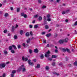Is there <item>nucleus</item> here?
<instances>
[{"label": "nucleus", "mask_w": 77, "mask_h": 77, "mask_svg": "<svg viewBox=\"0 0 77 77\" xmlns=\"http://www.w3.org/2000/svg\"><path fill=\"white\" fill-rule=\"evenodd\" d=\"M50 53V51H48L46 53H45V56L46 57H49V56H50V55L49 54Z\"/></svg>", "instance_id": "f257e3e1"}, {"label": "nucleus", "mask_w": 77, "mask_h": 77, "mask_svg": "<svg viewBox=\"0 0 77 77\" xmlns=\"http://www.w3.org/2000/svg\"><path fill=\"white\" fill-rule=\"evenodd\" d=\"M6 66V64L5 63H3L0 64V68L2 69L3 68H5Z\"/></svg>", "instance_id": "f03ea898"}, {"label": "nucleus", "mask_w": 77, "mask_h": 77, "mask_svg": "<svg viewBox=\"0 0 77 77\" xmlns=\"http://www.w3.org/2000/svg\"><path fill=\"white\" fill-rule=\"evenodd\" d=\"M23 66H24V65H22L20 67L18 68L17 70V72H20V71H21V69L23 68Z\"/></svg>", "instance_id": "7ed1b4c3"}, {"label": "nucleus", "mask_w": 77, "mask_h": 77, "mask_svg": "<svg viewBox=\"0 0 77 77\" xmlns=\"http://www.w3.org/2000/svg\"><path fill=\"white\" fill-rule=\"evenodd\" d=\"M30 60H28V62L29 65H33V63L30 62Z\"/></svg>", "instance_id": "20e7f679"}, {"label": "nucleus", "mask_w": 77, "mask_h": 77, "mask_svg": "<svg viewBox=\"0 0 77 77\" xmlns=\"http://www.w3.org/2000/svg\"><path fill=\"white\" fill-rule=\"evenodd\" d=\"M22 59L23 60V61H24V60H25V61H27V60H28V58L27 57L24 58V57H22Z\"/></svg>", "instance_id": "39448f33"}, {"label": "nucleus", "mask_w": 77, "mask_h": 77, "mask_svg": "<svg viewBox=\"0 0 77 77\" xmlns=\"http://www.w3.org/2000/svg\"><path fill=\"white\" fill-rule=\"evenodd\" d=\"M16 29L15 27L14 26H12L11 31L12 32H14L15 30V29Z\"/></svg>", "instance_id": "423d86ee"}, {"label": "nucleus", "mask_w": 77, "mask_h": 77, "mask_svg": "<svg viewBox=\"0 0 77 77\" xmlns=\"http://www.w3.org/2000/svg\"><path fill=\"white\" fill-rule=\"evenodd\" d=\"M63 40L65 42H67L68 41V38H66L64 40Z\"/></svg>", "instance_id": "0eeeda50"}, {"label": "nucleus", "mask_w": 77, "mask_h": 77, "mask_svg": "<svg viewBox=\"0 0 77 77\" xmlns=\"http://www.w3.org/2000/svg\"><path fill=\"white\" fill-rule=\"evenodd\" d=\"M63 42H64L63 40H60L59 41V42L60 44H63Z\"/></svg>", "instance_id": "6e6552de"}, {"label": "nucleus", "mask_w": 77, "mask_h": 77, "mask_svg": "<svg viewBox=\"0 0 77 77\" xmlns=\"http://www.w3.org/2000/svg\"><path fill=\"white\" fill-rule=\"evenodd\" d=\"M40 67H41L40 66V65H39V64H38L37 65V66H35V68H40Z\"/></svg>", "instance_id": "1a4fd4ad"}, {"label": "nucleus", "mask_w": 77, "mask_h": 77, "mask_svg": "<svg viewBox=\"0 0 77 77\" xmlns=\"http://www.w3.org/2000/svg\"><path fill=\"white\" fill-rule=\"evenodd\" d=\"M23 66H22V71L23 72H26V68H23Z\"/></svg>", "instance_id": "9d476101"}, {"label": "nucleus", "mask_w": 77, "mask_h": 77, "mask_svg": "<svg viewBox=\"0 0 77 77\" xmlns=\"http://www.w3.org/2000/svg\"><path fill=\"white\" fill-rule=\"evenodd\" d=\"M34 52L35 53H38V49L37 48H36L34 50Z\"/></svg>", "instance_id": "9b49d317"}, {"label": "nucleus", "mask_w": 77, "mask_h": 77, "mask_svg": "<svg viewBox=\"0 0 77 77\" xmlns=\"http://www.w3.org/2000/svg\"><path fill=\"white\" fill-rule=\"evenodd\" d=\"M51 35V33H49L48 34L46 35V36L47 37H49V36H50Z\"/></svg>", "instance_id": "f8f14e48"}, {"label": "nucleus", "mask_w": 77, "mask_h": 77, "mask_svg": "<svg viewBox=\"0 0 77 77\" xmlns=\"http://www.w3.org/2000/svg\"><path fill=\"white\" fill-rule=\"evenodd\" d=\"M66 51H67V52H68V53H71V51H70V50H69V49H68V48H66Z\"/></svg>", "instance_id": "ddd939ff"}, {"label": "nucleus", "mask_w": 77, "mask_h": 77, "mask_svg": "<svg viewBox=\"0 0 77 77\" xmlns=\"http://www.w3.org/2000/svg\"><path fill=\"white\" fill-rule=\"evenodd\" d=\"M38 27V25L37 24L34 26V28L35 29H37Z\"/></svg>", "instance_id": "4468645a"}, {"label": "nucleus", "mask_w": 77, "mask_h": 77, "mask_svg": "<svg viewBox=\"0 0 77 77\" xmlns=\"http://www.w3.org/2000/svg\"><path fill=\"white\" fill-rule=\"evenodd\" d=\"M57 57V56L56 55H52V58H56Z\"/></svg>", "instance_id": "2eb2a0df"}, {"label": "nucleus", "mask_w": 77, "mask_h": 77, "mask_svg": "<svg viewBox=\"0 0 77 77\" xmlns=\"http://www.w3.org/2000/svg\"><path fill=\"white\" fill-rule=\"evenodd\" d=\"M45 69H46V70L48 71V69H49V67L48 66H46L45 67Z\"/></svg>", "instance_id": "dca6fc26"}, {"label": "nucleus", "mask_w": 77, "mask_h": 77, "mask_svg": "<svg viewBox=\"0 0 77 77\" xmlns=\"http://www.w3.org/2000/svg\"><path fill=\"white\" fill-rule=\"evenodd\" d=\"M12 47H14V49L15 50H17V48H16V46H15V45H12Z\"/></svg>", "instance_id": "f3484780"}, {"label": "nucleus", "mask_w": 77, "mask_h": 77, "mask_svg": "<svg viewBox=\"0 0 77 77\" xmlns=\"http://www.w3.org/2000/svg\"><path fill=\"white\" fill-rule=\"evenodd\" d=\"M30 38H29L27 40V43H29L30 42Z\"/></svg>", "instance_id": "a211bd4d"}, {"label": "nucleus", "mask_w": 77, "mask_h": 77, "mask_svg": "<svg viewBox=\"0 0 77 77\" xmlns=\"http://www.w3.org/2000/svg\"><path fill=\"white\" fill-rule=\"evenodd\" d=\"M11 52L12 53H15V51H14V50H13V49H12L11 50Z\"/></svg>", "instance_id": "6ab92c4d"}, {"label": "nucleus", "mask_w": 77, "mask_h": 77, "mask_svg": "<svg viewBox=\"0 0 77 77\" xmlns=\"http://www.w3.org/2000/svg\"><path fill=\"white\" fill-rule=\"evenodd\" d=\"M45 29H49V27H48V25H46L45 26Z\"/></svg>", "instance_id": "aec40b11"}, {"label": "nucleus", "mask_w": 77, "mask_h": 77, "mask_svg": "<svg viewBox=\"0 0 77 77\" xmlns=\"http://www.w3.org/2000/svg\"><path fill=\"white\" fill-rule=\"evenodd\" d=\"M39 16V15L38 14H36L34 15V18H38Z\"/></svg>", "instance_id": "412c9836"}, {"label": "nucleus", "mask_w": 77, "mask_h": 77, "mask_svg": "<svg viewBox=\"0 0 77 77\" xmlns=\"http://www.w3.org/2000/svg\"><path fill=\"white\" fill-rule=\"evenodd\" d=\"M8 49L9 50H11L12 49V46H10L9 47Z\"/></svg>", "instance_id": "4be33fe9"}, {"label": "nucleus", "mask_w": 77, "mask_h": 77, "mask_svg": "<svg viewBox=\"0 0 77 77\" xmlns=\"http://www.w3.org/2000/svg\"><path fill=\"white\" fill-rule=\"evenodd\" d=\"M4 53L5 54H8V51H4Z\"/></svg>", "instance_id": "5701e85b"}, {"label": "nucleus", "mask_w": 77, "mask_h": 77, "mask_svg": "<svg viewBox=\"0 0 77 77\" xmlns=\"http://www.w3.org/2000/svg\"><path fill=\"white\" fill-rule=\"evenodd\" d=\"M23 30H20V35H23Z\"/></svg>", "instance_id": "b1692460"}, {"label": "nucleus", "mask_w": 77, "mask_h": 77, "mask_svg": "<svg viewBox=\"0 0 77 77\" xmlns=\"http://www.w3.org/2000/svg\"><path fill=\"white\" fill-rule=\"evenodd\" d=\"M38 19L39 21H41V20H42V17L40 16L39 17Z\"/></svg>", "instance_id": "393cba45"}, {"label": "nucleus", "mask_w": 77, "mask_h": 77, "mask_svg": "<svg viewBox=\"0 0 77 77\" xmlns=\"http://www.w3.org/2000/svg\"><path fill=\"white\" fill-rule=\"evenodd\" d=\"M17 47H18V48H19V49L21 48V45H17Z\"/></svg>", "instance_id": "a878e982"}, {"label": "nucleus", "mask_w": 77, "mask_h": 77, "mask_svg": "<svg viewBox=\"0 0 77 77\" xmlns=\"http://www.w3.org/2000/svg\"><path fill=\"white\" fill-rule=\"evenodd\" d=\"M26 35L27 36H28L29 35V33L27 32L26 34Z\"/></svg>", "instance_id": "bb28decb"}, {"label": "nucleus", "mask_w": 77, "mask_h": 77, "mask_svg": "<svg viewBox=\"0 0 77 77\" xmlns=\"http://www.w3.org/2000/svg\"><path fill=\"white\" fill-rule=\"evenodd\" d=\"M20 8H17V12H20Z\"/></svg>", "instance_id": "cd10ccee"}, {"label": "nucleus", "mask_w": 77, "mask_h": 77, "mask_svg": "<svg viewBox=\"0 0 77 77\" xmlns=\"http://www.w3.org/2000/svg\"><path fill=\"white\" fill-rule=\"evenodd\" d=\"M48 21H50L51 20V18H48L47 19Z\"/></svg>", "instance_id": "c85d7f7f"}, {"label": "nucleus", "mask_w": 77, "mask_h": 77, "mask_svg": "<svg viewBox=\"0 0 77 77\" xmlns=\"http://www.w3.org/2000/svg\"><path fill=\"white\" fill-rule=\"evenodd\" d=\"M41 59H43L44 58V55L43 54H42L40 56Z\"/></svg>", "instance_id": "c756f323"}, {"label": "nucleus", "mask_w": 77, "mask_h": 77, "mask_svg": "<svg viewBox=\"0 0 77 77\" xmlns=\"http://www.w3.org/2000/svg\"><path fill=\"white\" fill-rule=\"evenodd\" d=\"M7 31H8V30L7 29H5L4 31V33H5L7 32Z\"/></svg>", "instance_id": "7c9ffc66"}, {"label": "nucleus", "mask_w": 77, "mask_h": 77, "mask_svg": "<svg viewBox=\"0 0 77 77\" xmlns=\"http://www.w3.org/2000/svg\"><path fill=\"white\" fill-rule=\"evenodd\" d=\"M14 39H17V36L15 35L14 36Z\"/></svg>", "instance_id": "2f4dec72"}, {"label": "nucleus", "mask_w": 77, "mask_h": 77, "mask_svg": "<svg viewBox=\"0 0 77 77\" xmlns=\"http://www.w3.org/2000/svg\"><path fill=\"white\" fill-rule=\"evenodd\" d=\"M29 52L30 53V54L32 53V50L31 49L29 50Z\"/></svg>", "instance_id": "473e14b6"}, {"label": "nucleus", "mask_w": 77, "mask_h": 77, "mask_svg": "<svg viewBox=\"0 0 77 77\" xmlns=\"http://www.w3.org/2000/svg\"><path fill=\"white\" fill-rule=\"evenodd\" d=\"M16 72V71H15V70H13L12 71V73L13 74H15V72Z\"/></svg>", "instance_id": "72a5a7b5"}, {"label": "nucleus", "mask_w": 77, "mask_h": 77, "mask_svg": "<svg viewBox=\"0 0 77 77\" xmlns=\"http://www.w3.org/2000/svg\"><path fill=\"white\" fill-rule=\"evenodd\" d=\"M8 13H6L5 14V17H8Z\"/></svg>", "instance_id": "f704fd0d"}, {"label": "nucleus", "mask_w": 77, "mask_h": 77, "mask_svg": "<svg viewBox=\"0 0 77 77\" xmlns=\"http://www.w3.org/2000/svg\"><path fill=\"white\" fill-rule=\"evenodd\" d=\"M42 9H44V8H46V6L45 5H43L42 7Z\"/></svg>", "instance_id": "c9c22d12"}, {"label": "nucleus", "mask_w": 77, "mask_h": 77, "mask_svg": "<svg viewBox=\"0 0 77 77\" xmlns=\"http://www.w3.org/2000/svg\"><path fill=\"white\" fill-rule=\"evenodd\" d=\"M11 77H14V74L13 73H11Z\"/></svg>", "instance_id": "e433bc0d"}, {"label": "nucleus", "mask_w": 77, "mask_h": 77, "mask_svg": "<svg viewBox=\"0 0 77 77\" xmlns=\"http://www.w3.org/2000/svg\"><path fill=\"white\" fill-rule=\"evenodd\" d=\"M43 41L44 44H45V43H46V40L45 39H43Z\"/></svg>", "instance_id": "4c0bfd02"}, {"label": "nucleus", "mask_w": 77, "mask_h": 77, "mask_svg": "<svg viewBox=\"0 0 77 77\" xmlns=\"http://www.w3.org/2000/svg\"><path fill=\"white\" fill-rule=\"evenodd\" d=\"M74 65H76L77 66V62L75 61L74 63Z\"/></svg>", "instance_id": "58836bf2"}, {"label": "nucleus", "mask_w": 77, "mask_h": 77, "mask_svg": "<svg viewBox=\"0 0 77 77\" xmlns=\"http://www.w3.org/2000/svg\"><path fill=\"white\" fill-rule=\"evenodd\" d=\"M62 50H63V51H66V49H65V48H63V49H62Z\"/></svg>", "instance_id": "ea45409f"}, {"label": "nucleus", "mask_w": 77, "mask_h": 77, "mask_svg": "<svg viewBox=\"0 0 77 77\" xmlns=\"http://www.w3.org/2000/svg\"><path fill=\"white\" fill-rule=\"evenodd\" d=\"M69 11H70L69 10H67L66 11V13H68V12H69Z\"/></svg>", "instance_id": "a19ab883"}, {"label": "nucleus", "mask_w": 77, "mask_h": 77, "mask_svg": "<svg viewBox=\"0 0 77 77\" xmlns=\"http://www.w3.org/2000/svg\"><path fill=\"white\" fill-rule=\"evenodd\" d=\"M66 13V12H65V11H63L62 13V14H65V13Z\"/></svg>", "instance_id": "79ce46f5"}, {"label": "nucleus", "mask_w": 77, "mask_h": 77, "mask_svg": "<svg viewBox=\"0 0 77 77\" xmlns=\"http://www.w3.org/2000/svg\"><path fill=\"white\" fill-rule=\"evenodd\" d=\"M29 27H30V28L31 29V28H32V27H33V25H29Z\"/></svg>", "instance_id": "37998d69"}, {"label": "nucleus", "mask_w": 77, "mask_h": 77, "mask_svg": "<svg viewBox=\"0 0 77 77\" xmlns=\"http://www.w3.org/2000/svg\"><path fill=\"white\" fill-rule=\"evenodd\" d=\"M74 26H77V21H76L74 24Z\"/></svg>", "instance_id": "c03bdc74"}, {"label": "nucleus", "mask_w": 77, "mask_h": 77, "mask_svg": "<svg viewBox=\"0 0 77 77\" xmlns=\"http://www.w3.org/2000/svg\"><path fill=\"white\" fill-rule=\"evenodd\" d=\"M50 15L49 14H48L47 16V17H48V18H50Z\"/></svg>", "instance_id": "a18cd8bd"}, {"label": "nucleus", "mask_w": 77, "mask_h": 77, "mask_svg": "<svg viewBox=\"0 0 77 77\" xmlns=\"http://www.w3.org/2000/svg\"><path fill=\"white\" fill-rule=\"evenodd\" d=\"M24 13H21V16H23H23L24 15Z\"/></svg>", "instance_id": "49530a36"}, {"label": "nucleus", "mask_w": 77, "mask_h": 77, "mask_svg": "<svg viewBox=\"0 0 77 77\" xmlns=\"http://www.w3.org/2000/svg\"><path fill=\"white\" fill-rule=\"evenodd\" d=\"M58 51V50H57V49H55V53H57Z\"/></svg>", "instance_id": "de8ad7c7"}, {"label": "nucleus", "mask_w": 77, "mask_h": 77, "mask_svg": "<svg viewBox=\"0 0 77 77\" xmlns=\"http://www.w3.org/2000/svg\"><path fill=\"white\" fill-rule=\"evenodd\" d=\"M30 34L31 35V36H32V35H33V33H32V31H31L30 32Z\"/></svg>", "instance_id": "09e8293b"}, {"label": "nucleus", "mask_w": 77, "mask_h": 77, "mask_svg": "<svg viewBox=\"0 0 77 77\" xmlns=\"http://www.w3.org/2000/svg\"><path fill=\"white\" fill-rule=\"evenodd\" d=\"M23 17L24 18H27V15L26 14L24 15V16H23Z\"/></svg>", "instance_id": "8fccbe9b"}, {"label": "nucleus", "mask_w": 77, "mask_h": 77, "mask_svg": "<svg viewBox=\"0 0 77 77\" xmlns=\"http://www.w3.org/2000/svg\"><path fill=\"white\" fill-rule=\"evenodd\" d=\"M68 66H69V67H71V65L70 64H69L68 65Z\"/></svg>", "instance_id": "3c124183"}, {"label": "nucleus", "mask_w": 77, "mask_h": 77, "mask_svg": "<svg viewBox=\"0 0 77 77\" xmlns=\"http://www.w3.org/2000/svg\"><path fill=\"white\" fill-rule=\"evenodd\" d=\"M66 60L67 61L68 60V57H66Z\"/></svg>", "instance_id": "603ef678"}, {"label": "nucleus", "mask_w": 77, "mask_h": 77, "mask_svg": "<svg viewBox=\"0 0 77 77\" xmlns=\"http://www.w3.org/2000/svg\"><path fill=\"white\" fill-rule=\"evenodd\" d=\"M6 76V75H5V74L4 73L3 75V77H5Z\"/></svg>", "instance_id": "864d4df0"}, {"label": "nucleus", "mask_w": 77, "mask_h": 77, "mask_svg": "<svg viewBox=\"0 0 77 77\" xmlns=\"http://www.w3.org/2000/svg\"><path fill=\"white\" fill-rule=\"evenodd\" d=\"M22 45L24 47H26V45L25 43H23Z\"/></svg>", "instance_id": "5fc2aeb1"}, {"label": "nucleus", "mask_w": 77, "mask_h": 77, "mask_svg": "<svg viewBox=\"0 0 77 77\" xmlns=\"http://www.w3.org/2000/svg\"><path fill=\"white\" fill-rule=\"evenodd\" d=\"M32 23H33V24H35V20H34L32 22Z\"/></svg>", "instance_id": "6e6d98bb"}, {"label": "nucleus", "mask_w": 77, "mask_h": 77, "mask_svg": "<svg viewBox=\"0 0 77 77\" xmlns=\"http://www.w3.org/2000/svg\"><path fill=\"white\" fill-rule=\"evenodd\" d=\"M38 2L39 3H41V0H38Z\"/></svg>", "instance_id": "4d7b16f0"}, {"label": "nucleus", "mask_w": 77, "mask_h": 77, "mask_svg": "<svg viewBox=\"0 0 77 77\" xmlns=\"http://www.w3.org/2000/svg\"><path fill=\"white\" fill-rule=\"evenodd\" d=\"M11 34H10V33H9L8 34V36H11Z\"/></svg>", "instance_id": "13d9d810"}, {"label": "nucleus", "mask_w": 77, "mask_h": 77, "mask_svg": "<svg viewBox=\"0 0 77 77\" xmlns=\"http://www.w3.org/2000/svg\"><path fill=\"white\" fill-rule=\"evenodd\" d=\"M48 60H49L51 61L52 60V59H51V58H48Z\"/></svg>", "instance_id": "bf43d9fd"}, {"label": "nucleus", "mask_w": 77, "mask_h": 77, "mask_svg": "<svg viewBox=\"0 0 77 77\" xmlns=\"http://www.w3.org/2000/svg\"><path fill=\"white\" fill-rule=\"evenodd\" d=\"M62 65V63H59V65Z\"/></svg>", "instance_id": "052dcab7"}, {"label": "nucleus", "mask_w": 77, "mask_h": 77, "mask_svg": "<svg viewBox=\"0 0 77 77\" xmlns=\"http://www.w3.org/2000/svg\"><path fill=\"white\" fill-rule=\"evenodd\" d=\"M45 33V32H42V35H44Z\"/></svg>", "instance_id": "680f3d73"}, {"label": "nucleus", "mask_w": 77, "mask_h": 77, "mask_svg": "<svg viewBox=\"0 0 77 77\" xmlns=\"http://www.w3.org/2000/svg\"><path fill=\"white\" fill-rule=\"evenodd\" d=\"M56 75H59L60 74H59V73H56Z\"/></svg>", "instance_id": "e2e57ef3"}, {"label": "nucleus", "mask_w": 77, "mask_h": 77, "mask_svg": "<svg viewBox=\"0 0 77 77\" xmlns=\"http://www.w3.org/2000/svg\"><path fill=\"white\" fill-rule=\"evenodd\" d=\"M55 63H52V65H53V66H54V65H55Z\"/></svg>", "instance_id": "0e129e2a"}, {"label": "nucleus", "mask_w": 77, "mask_h": 77, "mask_svg": "<svg viewBox=\"0 0 77 77\" xmlns=\"http://www.w3.org/2000/svg\"><path fill=\"white\" fill-rule=\"evenodd\" d=\"M29 10L30 11H32L33 10V9H32V8H29Z\"/></svg>", "instance_id": "69168bd1"}, {"label": "nucleus", "mask_w": 77, "mask_h": 77, "mask_svg": "<svg viewBox=\"0 0 77 77\" xmlns=\"http://www.w3.org/2000/svg\"><path fill=\"white\" fill-rule=\"evenodd\" d=\"M57 36V34H55V37H56V36Z\"/></svg>", "instance_id": "338daca9"}, {"label": "nucleus", "mask_w": 77, "mask_h": 77, "mask_svg": "<svg viewBox=\"0 0 77 77\" xmlns=\"http://www.w3.org/2000/svg\"><path fill=\"white\" fill-rule=\"evenodd\" d=\"M71 51L72 52H74V50L73 49H71Z\"/></svg>", "instance_id": "774afa93"}]
</instances>
